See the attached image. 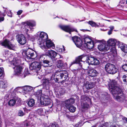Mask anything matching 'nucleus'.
I'll use <instances>...</instances> for the list:
<instances>
[{
	"label": "nucleus",
	"mask_w": 127,
	"mask_h": 127,
	"mask_svg": "<svg viewBox=\"0 0 127 127\" xmlns=\"http://www.w3.org/2000/svg\"><path fill=\"white\" fill-rule=\"evenodd\" d=\"M108 86L109 90L111 92L114 98L119 102H121L125 99L124 95L121 89L117 86L116 81L112 80L110 82Z\"/></svg>",
	"instance_id": "obj_1"
},
{
	"label": "nucleus",
	"mask_w": 127,
	"mask_h": 127,
	"mask_svg": "<svg viewBox=\"0 0 127 127\" xmlns=\"http://www.w3.org/2000/svg\"><path fill=\"white\" fill-rule=\"evenodd\" d=\"M20 63L21 61L18 58L15 57L13 58L12 61L9 62V64L14 69V74L18 76L22 77L23 68L20 65Z\"/></svg>",
	"instance_id": "obj_2"
},
{
	"label": "nucleus",
	"mask_w": 127,
	"mask_h": 127,
	"mask_svg": "<svg viewBox=\"0 0 127 127\" xmlns=\"http://www.w3.org/2000/svg\"><path fill=\"white\" fill-rule=\"evenodd\" d=\"M39 36V38L37 41V43L41 48H43L45 47V42L48 38L47 33L43 32H38L36 34Z\"/></svg>",
	"instance_id": "obj_3"
},
{
	"label": "nucleus",
	"mask_w": 127,
	"mask_h": 127,
	"mask_svg": "<svg viewBox=\"0 0 127 127\" xmlns=\"http://www.w3.org/2000/svg\"><path fill=\"white\" fill-rule=\"evenodd\" d=\"M55 79L56 77L57 81L59 79H62V81H64L66 80L68 77L67 72L66 71H59L56 73L54 76Z\"/></svg>",
	"instance_id": "obj_4"
},
{
	"label": "nucleus",
	"mask_w": 127,
	"mask_h": 127,
	"mask_svg": "<svg viewBox=\"0 0 127 127\" xmlns=\"http://www.w3.org/2000/svg\"><path fill=\"white\" fill-rule=\"evenodd\" d=\"M104 68L107 72L111 74H115L117 71L116 66L114 64L110 63L106 64L105 65Z\"/></svg>",
	"instance_id": "obj_5"
},
{
	"label": "nucleus",
	"mask_w": 127,
	"mask_h": 127,
	"mask_svg": "<svg viewBox=\"0 0 127 127\" xmlns=\"http://www.w3.org/2000/svg\"><path fill=\"white\" fill-rule=\"evenodd\" d=\"M22 54L24 56L26 57L28 59H35L34 57H33L34 56H37L36 54H34L33 51L32 49H29L27 51L23 50L22 51Z\"/></svg>",
	"instance_id": "obj_6"
},
{
	"label": "nucleus",
	"mask_w": 127,
	"mask_h": 127,
	"mask_svg": "<svg viewBox=\"0 0 127 127\" xmlns=\"http://www.w3.org/2000/svg\"><path fill=\"white\" fill-rule=\"evenodd\" d=\"M81 106L83 108L87 109L88 108L89 106L87 104L88 101L90 99L85 95H83L81 96Z\"/></svg>",
	"instance_id": "obj_7"
},
{
	"label": "nucleus",
	"mask_w": 127,
	"mask_h": 127,
	"mask_svg": "<svg viewBox=\"0 0 127 127\" xmlns=\"http://www.w3.org/2000/svg\"><path fill=\"white\" fill-rule=\"evenodd\" d=\"M86 62H88L89 64H91L92 65H97L99 64V60L97 59L92 57H87Z\"/></svg>",
	"instance_id": "obj_8"
},
{
	"label": "nucleus",
	"mask_w": 127,
	"mask_h": 127,
	"mask_svg": "<svg viewBox=\"0 0 127 127\" xmlns=\"http://www.w3.org/2000/svg\"><path fill=\"white\" fill-rule=\"evenodd\" d=\"M98 41L102 43L101 44L98 45V49L100 51L105 52L109 49V46L105 44V42L104 40H98Z\"/></svg>",
	"instance_id": "obj_9"
},
{
	"label": "nucleus",
	"mask_w": 127,
	"mask_h": 127,
	"mask_svg": "<svg viewBox=\"0 0 127 127\" xmlns=\"http://www.w3.org/2000/svg\"><path fill=\"white\" fill-rule=\"evenodd\" d=\"M87 72L88 76L86 78L87 79H88V77H93L96 76L98 74L97 72L93 68H91L87 70Z\"/></svg>",
	"instance_id": "obj_10"
},
{
	"label": "nucleus",
	"mask_w": 127,
	"mask_h": 127,
	"mask_svg": "<svg viewBox=\"0 0 127 127\" xmlns=\"http://www.w3.org/2000/svg\"><path fill=\"white\" fill-rule=\"evenodd\" d=\"M1 44L2 45L5 47H7L9 49L13 50H14L15 49V46L12 44L7 39L3 41L2 42Z\"/></svg>",
	"instance_id": "obj_11"
},
{
	"label": "nucleus",
	"mask_w": 127,
	"mask_h": 127,
	"mask_svg": "<svg viewBox=\"0 0 127 127\" xmlns=\"http://www.w3.org/2000/svg\"><path fill=\"white\" fill-rule=\"evenodd\" d=\"M59 27L63 30L69 32L71 34V32L75 31L77 32L76 29L71 27L69 26H65L62 25H60L59 26Z\"/></svg>",
	"instance_id": "obj_12"
},
{
	"label": "nucleus",
	"mask_w": 127,
	"mask_h": 127,
	"mask_svg": "<svg viewBox=\"0 0 127 127\" xmlns=\"http://www.w3.org/2000/svg\"><path fill=\"white\" fill-rule=\"evenodd\" d=\"M24 25L26 26L25 31L27 33L29 31V29L28 28H30L31 30H32V27L35 25V22L33 21H28L24 23Z\"/></svg>",
	"instance_id": "obj_13"
},
{
	"label": "nucleus",
	"mask_w": 127,
	"mask_h": 127,
	"mask_svg": "<svg viewBox=\"0 0 127 127\" xmlns=\"http://www.w3.org/2000/svg\"><path fill=\"white\" fill-rule=\"evenodd\" d=\"M41 66V64L40 63L35 62L31 64L30 66V68L32 70H38L40 69Z\"/></svg>",
	"instance_id": "obj_14"
},
{
	"label": "nucleus",
	"mask_w": 127,
	"mask_h": 127,
	"mask_svg": "<svg viewBox=\"0 0 127 127\" xmlns=\"http://www.w3.org/2000/svg\"><path fill=\"white\" fill-rule=\"evenodd\" d=\"M72 39L77 47H81L82 42L80 38L75 36L72 37Z\"/></svg>",
	"instance_id": "obj_15"
},
{
	"label": "nucleus",
	"mask_w": 127,
	"mask_h": 127,
	"mask_svg": "<svg viewBox=\"0 0 127 127\" xmlns=\"http://www.w3.org/2000/svg\"><path fill=\"white\" fill-rule=\"evenodd\" d=\"M44 58L43 57H41L39 59V60H41L40 62L41 64L44 67H49L51 66L52 65V64L49 61L44 60Z\"/></svg>",
	"instance_id": "obj_16"
},
{
	"label": "nucleus",
	"mask_w": 127,
	"mask_h": 127,
	"mask_svg": "<svg viewBox=\"0 0 127 127\" xmlns=\"http://www.w3.org/2000/svg\"><path fill=\"white\" fill-rule=\"evenodd\" d=\"M16 37L18 43L22 45H24L26 42V39L23 34L17 35Z\"/></svg>",
	"instance_id": "obj_17"
},
{
	"label": "nucleus",
	"mask_w": 127,
	"mask_h": 127,
	"mask_svg": "<svg viewBox=\"0 0 127 127\" xmlns=\"http://www.w3.org/2000/svg\"><path fill=\"white\" fill-rule=\"evenodd\" d=\"M46 45H45V47L43 48H41L42 49H44L47 48H52L54 49L55 47V45L52 42L50 39L46 40Z\"/></svg>",
	"instance_id": "obj_18"
},
{
	"label": "nucleus",
	"mask_w": 127,
	"mask_h": 127,
	"mask_svg": "<svg viewBox=\"0 0 127 127\" xmlns=\"http://www.w3.org/2000/svg\"><path fill=\"white\" fill-rule=\"evenodd\" d=\"M51 100L48 98L43 97H41L40 101L42 105L44 106L48 105L50 103Z\"/></svg>",
	"instance_id": "obj_19"
},
{
	"label": "nucleus",
	"mask_w": 127,
	"mask_h": 127,
	"mask_svg": "<svg viewBox=\"0 0 127 127\" xmlns=\"http://www.w3.org/2000/svg\"><path fill=\"white\" fill-rule=\"evenodd\" d=\"M84 56L83 55H81V56H78V57L76 58L75 61L72 62L70 64V66H71L73 64H77L79 65L81 67L82 66V64L80 63V62L82 61V58L84 57Z\"/></svg>",
	"instance_id": "obj_20"
},
{
	"label": "nucleus",
	"mask_w": 127,
	"mask_h": 127,
	"mask_svg": "<svg viewBox=\"0 0 127 127\" xmlns=\"http://www.w3.org/2000/svg\"><path fill=\"white\" fill-rule=\"evenodd\" d=\"M57 53L54 51L48 50L46 52V54L51 58H54L57 55Z\"/></svg>",
	"instance_id": "obj_21"
},
{
	"label": "nucleus",
	"mask_w": 127,
	"mask_h": 127,
	"mask_svg": "<svg viewBox=\"0 0 127 127\" xmlns=\"http://www.w3.org/2000/svg\"><path fill=\"white\" fill-rule=\"evenodd\" d=\"M42 82L44 88L48 90L49 89V84L50 80L44 78L42 80Z\"/></svg>",
	"instance_id": "obj_22"
},
{
	"label": "nucleus",
	"mask_w": 127,
	"mask_h": 127,
	"mask_svg": "<svg viewBox=\"0 0 127 127\" xmlns=\"http://www.w3.org/2000/svg\"><path fill=\"white\" fill-rule=\"evenodd\" d=\"M94 46V43L93 41H92L86 44H82L81 47L85 48H88L89 49L92 48Z\"/></svg>",
	"instance_id": "obj_23"
},
{
	"label": "nucleus",
	"mask_w": 127,
	"mask_h": 127,
	"mask_svg": "<svg viewBox=\"0 0 127 127\" xmlns=\"http://www.w3.org/2000/svg\"><path fill=\"white\" fill-rule=\"evenodd\" d=\"M116 40L114 39L110 38L107 41V45L109 46L115 45L117 42Z\"/></svg>",
	"instance_id": "obj_24"
},
{
	"label": "nucleus",
	"mask_w": 127,
	"mask_h": 127,
	"mask_svg": "<svg viewBox=\"0 0 127 127\" xmlns=\"http://www.w3.org/2000/svg\"><path fill=\"white\" fill-rule=\"evenodd\" d=\"M84 86L88 90L92 88L94 86V84L93 83L87 82L84 84Z\"/></svg>",
	"instance_id": "obj_25"
},
{
	"label": "nucleus",
	"mask_w": 127,
	"mask_h": 127,
	"mask_svg": "<svg viewBox=\"0 0 127 127\" xmlns=\"http://www.w3.org/2000/svg\"><path fill=\"white\" fill-rule=\"evenodd\" d=\"M32 87L29 86H25L22 87V90L24 91V93L26 94L28 92L31 91L32 90Z\"/></svg>",
	"instance_id": "obj_26"
},
{
	"label": "nucleus",
	"mask_w": 127,
	"mask_h": 127,
	"mask_svg": "<svg viewBox=\"0 0 127 127\" xmlns=\"http://www.w3.org/2000/svg\"><path fill=\"white\" fill-rule=\"evenodd\" d=\"M22 90V87H18L16 88L14 90V91L11 93V95L13 97H14L16 94V92H20L21 90Z\"/></svg>",
	"instance_id": "obj_27"
},
{
	"label": "nucleus",
	"mask_w": 127,
	"mask_h": 127,
	"mask_svg": "<svg viewBox=\"0 0 127 127\" xmlns=\"http://www.w3.org/2000/svg\"><path fill=\"white\" fill-rule=\"evenodd\" d=\"M27 104L29 107H33L35 104L34 99H30L28 101Z\"/></svg>",
	"instance_id": "obj_28"
},
{
	"label": "nucleus",
	"mask_w": 127,
	"mask_h": 127,
	"mask_svg": "<svg viewBox=\"0 0 127 127\" xmlns=\"http://www.w3.org/2000/svg\"><path fill=\"white\" fill-rule=\"evenodd\" d=\"M42 91L41 90H38L34 93V95L36 96L37 97L38 99L40 98V99L41 97H43L42 96Z\"/></svg>",
	"instance_id": "obj_29"
},
{
	"label": "nucleus",
	"mask_w": 127,
	"mask_h": 127,
	"mask_svg": "<svg viewBox=\"0 0 127 127\" xmlns=\"http://www.w3.org/2000/svg\"><path fill=\"white\" fill-rule=\"evenodd\" d=\"M56 64L57 67L59 68H62L63 67V62L62 60H59L57 61Z\"/></svg>",
	"instance_id": "obj_30"
},
{
	"label": "nucleus",
	"mask_w": 127,
	"mask_h": 127,
	"mask_svg": "<svg viewBox=\"0 0 127 127\" xmlns=\"http://www.w3.org/2000/svg\"><path fill=\"white\" fill-rule=\"evenodd\" d=\"M7 84L6 82L3 81H0V88L4 89L7 87Z\"/></svg>",
	"instance_id": "obj_31"
},
{
	"label": "nucleus",
	"mask_w": 127,
	"mask_h": 127,
	"mask_svg": "<svg viewBox=\"0 0 127 127\" xmlns=\"http://www.w3.org/2000/svg\"><path fill=\"white\" fill-rule=\"evenodd\" d=\"M109 48H110L111 52L113 54V55L116 54L117 51L116 49L115 45L110 46Z\"/></svg>",
	"instance_id": "obj_32"
},
{
	"label": "nucleus",
	"mask_w": 127,
	"mask_h": 127,
	"mask_svg": "<svg viewBox=\"0 0 127 127\" xmlns=\"http://www.w3.org/2000/svg\"><path fill=\"white\" fill-rule=\"evenodd\" d=\"M84 43H82V44H86L87 43H88L90 42H92L93 41L91 38L89 37H86L84 38Z\"/></svg>",
	"instance_id": "obj_33"
},
{
	"label": "nucleus",
	"mask_w": 127,
	"mask_h": 127,
	"mask_svg": "<svg viewBox=\"0 0 127 127\" xmlns=\"http://www.w3.org/2000/svg\"><path fill=\"white\" fill-rule=\"evenodd\" d=\"M4 13H6L7 15L10 17H12V14L11 11L10 10H8V9L7 8H5V9L4 10Z\"/></svg>",
	"instance_id": "obj_34"
},
{
	"label": "nucleus",
	"mask_w": 127,
	"mask_h": 127,
	"mask_svg": "<svg viewBox=\"0 0 127 127\" xmlns=\"http://www.w3.org/2000/svg\"><path fill=\"white\" fill-rule=\"evenodd\" d=\"M71 112L73 113L75 111L76 108L72 105H71L67 108Z\"/></svg>",
	"instance_id": "obj_35"
},
{
	"label": "nucleus",
	"mask_w": 127,
	"mask_h": 127,
	"mask_svg": "<svg viewBox=\"0 0 127 127\" xmlns=\"http://www.w3.org/2000/svg\"><path fill=\"white\" fill-rule=\"evenodd\" d=\"M16 100L15 99L10 100L8 102L9 105L10 106H13L16 103Z\"/></svg>",
	"instance_id": "obj_36"
},
{
	"label": "nucleus",
	"mask_w": 127,
	"mask_h": 127,
	"mask_svg": "<svg viewBox=\"0 0 127 127\" xmlns=\"http://www.w3.org/2000/svg\"><path fill=\"white\" fill-rule=\"evenodd\" d=\"M127 45L125 44L122 42H121L119 41L118 42V45L119 47L122 50Z\"/></svg>",
	"instance_id": "obj_37"
},
{
	"label": "nucleus",
	"mask_w": 127,
	"mask_h": 127,
	"mask_svg": "<svg viewBox=\"0 0 127 127\" xmlns=\"http://www.w3.org/2000/svg\"><path fill=\"white\" fill-rule=\"evenodd\" d=\"M88 23L93 27H96L98 26L96 23L93 21H89Z\"/></svg>",
	"instance_id": "obj_38"
},
{
	"label": "nucleus",
	"mask_w": 127,
	"mask_h": 127,
	"mask_svg": "<svg viewBox=\"0 0 127 127\" xmlns=\"http://www.w3.org/2000/svg\"><path fill=\"white\" fill-rule=\"evenodd\" d=\"M6 127H14V124L11 123L8 121H6L5 122Z\"/></svg>",
	"instance_id": "obj_39"
},
{
	"label": "nucleus",
	"mask_w": 127,
	"mask_h": 127,
	"mask_svg": "<svg viewBox=\"0 0 127 127\" xmlns=\"http://www.w3.org/2000/svg\"><path fill=\"white\" fill-rule=\"evenodd\" d=\"M37 113L40 115H43L44 114V112L42 108L38 109L37 111Z\"/></svg>",
	"instance_id": "obj_40"
},
{
	"label": "nucleus",
	"mask_w": 127,
	"mask_h": 127,
	"mask_svg": "<svg viewBox=\"0 0 127 127\" xmlns=\"http://www.w3.org/2000/svg\"><path fill=\"white\" fill-rule=\"evenodd\" d=\"M5 15V14L3 13H1V12L0 11V22L3 21L4 20V17Z\"/></svg>",
	"instance_id": "obj_41"
},
{
	"label": "nucleus",
	"mask_w": 127,
	"mask_h": 127,
	"mask_svg": "<svg viewBox=\"0 0 127 127\" xmlns=\"http://www.w3.org/2000/svg\"><path fill=\"white\" fill-rule=\"evenodd\" d=\"M40 73L39 72L36 71L35 74L36 75L37 77L39 79H41L43 77V76L41 75H40Z\"/></svg>",
	"instance_id": "obj_42"
},
{
	"label": "nucleus",
	"mask_w": 127,
	"mask_h": 127,
	"mask_svg": "<svg viewBox=\"0 0 127 127\" xmlns=\"http://www.w3.org/2000/svg\"><path fill=\"white\" fill-rule=\"evenodd\" d=\"M122 78L124 83L127 85V76L124 75L123 76Z\"/></svg>",
	"instance_id": "obj_43"
},
{
	"label": "nucleus",
	"mask_w": 127,
	"mask_h": 127,
	"mask_svg": "<svg viewBox=\"0 0 127 127\" xmlns=\"http://www.w3.org/2000/svg\"><path fill=\"white\" fill-rule=\"evenodd\" d=\"M57 51L59 52L62 53H64L65 49L63 46L62 48H59L57 50Z\"/></svg>",
	"instance_id": "obj_44"
},
{
	"label": "nucleus",
	"mask_w": 127,
	"mask_h": 127,
	"mask_svg": "<svg viewBox=\"0 0 127 127\" xmlns=\"http://www.w3.org/2000/svg\"><path fill=\"white\" fill-rule=\"evenodd\" d=\"M64 102L65 104V106L66 108H67L70 106L71 105L70 103V102H69V100H68L65 101Z\"/></svg>",
	"instance_id": "obj_45"
},
{
	"label": "nucleus",
	"mask_w": 127,
	"mask_h": 127,
	"mask_svg": "<svg viewBox=\"0 0 127 127\" xmlns=\"http://www.w3.org/2000/svg\"><path fill=\"white\" fill-rule=\"evenodd\" d=\"M29 73V71L28 68H26L23 73L22 75H24V77H25L26 75Z\"/></svg>",
	"instance_id": "obj_46"
},
{
	"label": "nucleus",
	"mask_w": 127,
	"mask_h": 127,
	"mask_svg": "<svg viewBox=\"0 0 127 127\" xmlns=\"http://www.w3.org/2000/svg\"><path fill=\"white\" fill-rule=\"evenodd\" d=\"M122 68L124 71L127 72V64L123 65L122 66Z\"/></svg>",
	"instance_id": "obj_47"
},
{
	"label": "nucleus",
	"mask_w": 127,
	"mask_h": 127,
	"mask_svg": "<svg viewBox=\"0 0 127 127\" xmlns=\"http://www.w3.org/2000/svg\"><path fill=\"white\" fill-rule=\"evenodd\" d=\"M121 50L124 53H127V45H126L125 47L123 48V49H122Z\"/></svg>",
	"instance_id": "obj_48"
},
{
	"label": "nucleus",
	"mask_w": 127,
	"mask_h": 127,
	"mask_svg": "<svg viewBox=\"0 0 127 127\" xmlns=\"http://www.w3.org/2000/svg\"><path fill=\"white\" fill-rule=\"evenodd\" d=\"M68 100H69V102H70V103L71 104L74 103L75 102V100L74 99L70 98Z\"/></svg>",
	"instance_id": "obj_49"
},
{
	"label": "nucleus",
	"mask_w": 127,
	"mask_h": 127,
	"mask_svg": "<svg viewBox=\"0 0 127 127\" xmlns=\"http://www.w3.org/2000/svg\"><path fill=\"white\" fill-rule=\"evenodd\" d=\"M3 72V68H0V77L2 75Z\"/></svg>",
	"instance_id": "obj_50"
},
{
	"label": "nucleus",
	"mask_w": 127,
	"mask_h": 127,
	"mask_svg": "<svg viewBox=\"0 0 127 127\" xmlns=\"http://www.w3.org/2000/svg\"><path fill=\"white\" fill-rule=\"evenodd\" d=\"M64 117H66L68 119H70L71 117L68 114H67L65 113H64Z\"/></svg>",
	"instance_id": "obj_51"
},
{
	"label": "nucleus",
	"mask_w": 127,
	"mask_h": 127,
	"mask_svg": "<svg viewBox=\"0 0 127 127\" xmlns=\"http://www.w3.org/2000/svg\"><path fill=\"white\" fill-rule=\"evenodd\" d=\"M24 115V114L23 111H20L18 113V115L20 116H22Z\"/></svg>",
	"instance_id": "obj_52"
},
{
	"label": "nucleus",
	"mask_w": 127,
	"mask_h": 127,
	"mask_svg": "<svg viewBox=\"0 0 127 127\" xmlns=\"http://www.w3.org/2000/svg\"><path fill=\"white\" fill-rule=\"evenodd\" d=\"M107 96H104L103 95V96H102V97L103 98V97H104V98H103V99H102V98H101V102H103V100L104 99V100H105V99H106V98L107 97ZM104 102H105V101H104Z\"/></svg>",
	"instance_id": "obj_53"
},
{
	"label": "nucleus",
	"mask_w": 127,
	"mask_h": 127,
	"mask_svg": "<svg viewBox=\"0 0 127 127\" xmlns=\"http://www.w3.org/2000/svg\"><path fill=\"white\" fill-rule=\"evenodd\" d=\"M51 127H59L57 125L52 124L51 125Z\"/></svg>",
	"instance_id": "obj_54"
},
{
	"label": "nucleus",
	"mask_w": 127,
	"mask_h": 127,
	"mask_svg": "<svg viewBox=\"0 0 127 127\" xmlns=\"http://www.w3.org/2000/svg\"><path fill=\"white\" fill-rule=\"evenodd\" d=\"M23 11L21 10L18 11L17 12V14L18 15H20L22 13Z\"/></svg>",
	"instance_id": "obj_55"
},
{
	"label": "nucleus",
	"mask_w": 127,
	"mask_h": 127,
	"mask_svg": "<svg viewBox=\"0 0 127 127\" xmlns=\"http://www.w3.org/2000/svg\"><path fill=\"white\" fill-rule=\"evenodd\" d=\"M109 28L110 29V30L112 31L114 29V27L113 26H111L109 27Z\"/></svg>",
	"instance_id": "obj_56"
},
{
	"label": "nucleus",
	"mask_w": 127,
	"mask_h": 127,
	"mask_svg": "<svg viewBox=\"0 0 127 127\" xmlns=\"http://www.w3.org/2000/svg\"><path fill=\"white\" fill-rule=\"evenodd\" d=\"M124 122L125 123H127V118H125L123 119Z\"/></svg>",
	"instance_id": "obj_57"
},
{
	"label": "nucleus",
	"mask_w": 127,
	"mask_h": 127,
	"mask_svg": "<svg viewBox=\"0 0 127 127\" xmlns=\"http://www.w3.org/2000/svg\"><path fill=\"white\" fill-rule=\"evenodd\" d=\"M112 31L109 30L108 32V35H110L112 34Z\"/></svg>",
	"instance_id": "obj_58"
},
{
	"label": "nucleus",
	"mask_w": 127,
	"mask_h": 127,
	"mask_svg": "<svg viewBox=\"0 0 127 127\" xmlns=\"http://www.w3.org/2000/svg\"><path fill=\"white\" fill-rule=\"evenodd\" d=\"M56 56H57V57L58 58H62L61 56L60 55H59V54H58V55L57 54V55Z\"/></svg>",
	"instance_id": "obj_59"
},
{
	"label": "nucleus",
	"mask_w": 127,
	"mask_h": 127,
	"mask_svg": "<svg viewBox=\"0 0 127 127\" xmlns=\"http://www.w3.org/2000/svg\"><path fill=\"white\" fill-rule=\"evenodd\" d=\"M29 125V124L28 123H26L25 125V126H28Z\"/></svg>",
	"instance_id": "obj_60"
},
{
	"label": "nucleus",
	"mask_w": 127,
	"mask_h": 127,
	"mask_svg": "<svg viewBox=\"0 0 127 127\" xmlns=\"http://www.w3.org/2000/svg\"><path fill=\"white\" fill-rule=\"evenodd\" d=\"M17 100H18V101L19 102L21 101L20 99V98H18Z\"/></svg>",
	"instance_id": "obj_61"
},
{
	"label": "nucleus",
	"mask_w": 127,
	"mask_h": 127,
	"mask_svg": "<svg viewBox=\"0 0 127 127\" xmlns=\"http://www.w3.org/2000/svg\"><path fill=\"white\" fill-rule=\"evenodd\" d=\"M1 127V122L0 121V127Z\"/></svg>",
	"instance_id": "obj_62"
},
{
	"label": "nucleus",
	"mask_w": 127,
	"mask_h": 127,
	"mask_svg": "<svg viewBox=\"0 0 127 127\" xmlns=\"http://www.w3.org/2000/svg\"><path fill=\"white\" fill-rule=\"evenodd\" d=\"M26 5H29V3H26Z\"/></svg>",
	"instance_id": "obj_63"
},
{
	"label": "nucleus",
	"mask_w": 127,
	"mask_h": 127,
	"mask_svg": "<svg viewBox=\"0 0 127 127\" xmlns=\"http://www.w3.org/2000/svg\"><path fill=\"white\" fill-rule=\"evenodd\" d=\"M92 127H96V126H92Z\"/></svg>",
	"instance_id": "obj_64"
}]
</instances>
